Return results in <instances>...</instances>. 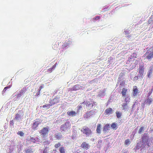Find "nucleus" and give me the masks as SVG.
Returning a JSON list of instances; mask_svg holds the SVG:
<instances>
[{
	"mask_svg": "<svg viewBox=\"0 0 153 153\" xmlns=\"http://www.w3.org/2000/svg\"><path fill=\"white\" fill-rule=\"evenodd\" d=\"M138 79V77L137 76H135L134 78V80H137Z\"/></svg>",
	"mask_w": 153,
	"mask_h": 153,
	"instance_id": "nucleus-45",
	"label": "nucleus"
},
{
	"mask_svg": "<svg viewBox=\"0 0 153 153\" xmlns=\"http://www.w3.org/2000/svg\"><path fill=\"white\" fill-rule=\"evenodd\" d=\"M47 150L46 149H45L43 151V153H47Z\"/></svg>",
	"mask_w": 153,
	"mask_h": 153,
	"instance_id": "nucleus-46",
	"label": "nucleus"
},
{
	"mask_svg": "<svg viewBox=\"0 0 153 153\" xmlns=\"http://www.w3.org/2000/svg\"><path fill=\"white\" fill-rule=\"evenodd\" d=\"M144 57L149 61H151L153 58V47L150 48L144 55Z\"/></svg>",
	"mask_w": 153,
	"mask_h": 153,
	"instance_id": "nucleus-1",
	"label": "nucleus"
},
{
	"mask_svg": "<svg viewBox=\"0 0 153 153\" xmlns=\"http://www.w3.org/2000/svg\"><path fill=\"white\" fill-rule=\"evenodd\" d=\"M43 85H41L39 87V88L38 89V90H39L40 91H41V90L43 88Z\"/></svg>",
	"mask_w": 153,
	"mask_h": 153,
	"instance_id": "nucleus-44",
	"label": "nucleus"
},
{
	"mask_svg": "<svg viewBox=\"0 0 153 153\" xmlns=\"http://www.w3.org/2000/svg\"><path fill=\"white\" fill-rule=\"evenodd\" d=\"M70 43H69V44H70ZM68 44L66 43V42H65L64 43V44L63 45V47H66L67 46H68Z\"/></svg>",
	"mask_w": 153,
	"mask_h": 153,
	"instance_id": "nucleus-40",
	"label": "nucleus"
},
{
	"mask_svg": "<svg viewBox=\"0 0 153 153\" xmlns=\"http://www.w3.org/2000/svg\"><path fill=\"white\" fill-rule=\"evenodd\" d=\"M54 137L59 140L62 137V135L61 132H58L55 134Z\"/></svg>",
	"mask_w": 153,
	"mask_h": 153,
	"instance_id": "nucleus-16",
	"label": "nucleus"
},
{
	"mask_svg": "<svg viewBox=\"0 0 153 153\" xmlns=\"http://www.w3.org/2000/svg\"><path fill=\"white\" fill-rule=\"evenodd\" d=\"M94 111L93 110H91L87 112L84 115V117L85 118H88L91 116L94 115Z\"/></svg>",
	"mask_w": 153,
	"mask_h": 153,
	"instance_id": "nucleus-9",
	"label": "nucleus"
},
{
	"mask_svg": "<svg viewBox=\"0 0 153 153\" xmlns=\"http://www.w3.org/2000/svg\"><path fill=\"white\" fill-rule=\"evenodd\" d=\"M102 142V141H101V140H100V142Z\"/></svg>",
	"mask_w": 153,
	"mask_h": 153,
	"instance_id": "nucleus-52",
	"label": "nucleus"
},
{
	"mask_svg": "<svg viewBox=\"0 0 153 153\" xmlns=\"http://www.w3.org/2000/svg\"><path fill=\"white\" fill-rule=\"evenodd\" d=\"M41 122V119H37L36 121L33 123V126H32V128L33 130H35L38 127L39 125L40 124Z\"/></svg>",
	"mask_w": 153,
	"mask_h": 153,
	"instance_id": "nucleus-6",
	"label": "nucleus"
},
{
	"mask_svg": "<svg viewBox=\"0 0 153 153\" xmlns=\"http://www.w3.org/2000/svg\"><path fill=\"white\" fill-rule=\"evenodd\" d=\"M71 125L68 121L66 122L64 124L61 126L60 129L61 131H66L70 129Z\"/></svg>",
	"mask_w": 153,
	"mask_h": 153,
	"instance_id": "nucleus-4",
	"label": "nucleus"
},
{
	"mask_svg": "<svg viewBox=\"0 0 153 153\" xmlns=\"http://www.w3.org/2000/svg\"><path fill=\"white\" fill-rule=\"evenodd\" d=\"M50 106H51L50 104H46L43 105L42 107L46 109H49L50 108Z\"/></svg>",
	"mask_w": 153,
	"mask_h": 153,
	"instance_id": "nucleus-27",
	"label": "nucleus"
},
{
	"mask_svg": "<svg viewBox=\"0 0 153 153\" xmlns=\"http://www.w3.org/2000/svg\"><path fill=\"white\" fill-rule=\"evenodd\" d=\"M123 153H127V151L125 150V151L123 152Z\"/></svg>",
	"mask_w": 153,
	"mask_h": 153,
	"instance_id": "nucleus-49",
	"label": "nucleus"
},
{
	"mask_svg": "<svg viewBox=\"0 0 153 153\" xmlns=\"http://www.w3.org/2000/svg\"><path fill=\"white\" fill-rule=\"evenodd\" d=\"M152 70H150L149 71H148L147 76L148 78H150L151 76L152 75Z\"/></svg>",
	"mask_w": 153,
	"mask_h": 153,
	"instance_id": "nucleus-31",
	"label": "nucleus"
},
{
	"mask_svg": "<svg viewBox=\"0 0 153 153\" xmlns=\"http://www.w3.org/2000/svg\"><path fill=\"white\" fill-rule=\"evenodd\" d=\"M80 88L79 86L78 85H74L71 88H70V90L71 91L76 90H79Z\"/></svg>",
	"mask_w": 153,
	"mask_h": 153,
	"instance_id": "nucleus-20",
	"label": "nucleus"
},
{
	"mask_svg": "<svg viewBox=\"0 0 153 153\" xmlns=\"http://www.w3.org/2000/svg\"><path fill=\"white\" fill-rule=\"evenodd\" d=\"M138 90L137 86H134L133 89L132 94L134 97H135L137 95V94L139 93Z\"/></svg>",
	"mask_w": 153,
	"mask_h": 153,
	"instance_id": "nucleus-13",
	"label": "nucleus"
},
{
	"mask_svg": "<svg viewBox=\"0 0 153 153\" xmlns=\"http://www.w3.org/2000/svg\"><path fill=\"white\" fill-rule=\"evenodd\" d=\"M56 153V152H55V153Z\"/></svg>",
	"mask_w": 153,
	"mask_h": 153,
	"instance_id": "nucleus-53",
	"label": "nucleus"
},
{
	"mask_svg": "<svg viewBox=\"0 0 153 153\" xmlns=\"http://www.w3.org/2000/svg\"><path fill=\"white\" fill-rule=\"evenodd\" d=\"M110 127L109 124H107L105 125L103 128V131L104 133L108 132L110 130Z\"/></svg>",
	"mask_w": 153,
	"mask_h": 153,
	"instance_id": "nucleus-12",
	"label": "nucleus"
},
{
	"mask_svg": "<svg viewBox=\"0 0 153 153\" xmlns=\"http://www.w3.org/2000/svg\"><path fill=\"white\" fill-rule=\"evenodd\" d=\"M10 87H5L4 88L3 90V91L2 92V94H3L5 92V91H6L7 89H8Z\"/></svg>",
	"mask_w": 153,
	"mask_h": 153,
	"instance_id": "nucleus-36",
	"label": "nucleus"
},
{
	"mask_svg": "<svg viewBox=\"0 0 153 153\" xmlns=\"http://www.w3.org/2000/svg\"><path fill=\"white\" fill-rule=\"evenodd\" d=\"M139 74L140 76H142L144 75V70L143 65H140L138 69Z\"/></svg>",
	"mask_w": 153,
	"mask_h": 153,
	"instance_id": "nucleus-10",
	"label": "nucleus"
},
{
	"mask_svg": "<svg viewBox=\"0 0 153 153\" xmlns=\"http://www.w3.org/2000/svg\"><path fill=\"white\" fill-rule=\"evenodd\" d=\"M14 122L13 120H10V126H13Z\"/></svg>",
	"mask_w": 153,
	"mask_h": 153,
	"instance_id": "nucleus-38",
	"label": "nucleus"
},
{
	"mask_svg": "<svg viewBox=\"0 0 153 153\" xmlns=\"http://www.w3.org/2000/svg\"><path fill=\"white\" fill-rule=\"evenodd\" d=\"M144 130V127L142 126L139 129L138 131V133L139 134H141L142 133V132H143Z\"/></svg>",
	"mask_w": 153,
	"mask_h": 153,
	"instance_id": "nucleus-28",
	"label": "nucleus"
},
{
	"mask_svg": "<svg viewBox=\"0 0 153 153\" xmlns=\"http://www.w3.org/2000/svg\"><path fill=\"white\" fill-rule=\"evenodd\" d=\"M101 125L100 124H98L97 126L96 131L97 133L100 134L101 133Z\"/></svg>",
	"mask_w": 153,
	"mask_h": 153,
	"instance_id": "nucleus-22",
	"label": "nucleus"
},
{
	"mask_svg": "<svg viewBox=\"0 0 153 153\" xmlns=\"http://www.w3.org/2000/svg\"><path fill=\"white\" fill-rule=\"evenodd\" d=\"M17 134L21 136H23L24 134V133L22 131H18Z\"/></svg>",
	"mask_w": 153,
	"mask_h": 153,
	"instance_id": "nucleus-33",
	"label": "nucleus"
},
{
	"mask_svg": "<svg viewBox=\"0 0 153 153\" xmlns=\"http://www.w3.org/2000/svg\"><path fill=\"white\" fill-rule=\"evenodd\" d=\"M57 64V63L56 62V63L55 64L53 65V66L51 68H50L47 70L46 71H45V73H51L52 71L55 69Z\"/></svg>",
	"mask_w": 153,
	"mask_h": 153,
	"instance_id": "nucleus-14",
	"label": "nucleus"
},
{
	"mask_svg": "<svg viewBox=\"0 0 153 153\" xmlns=\"http://www.w3.org/2000/svg\"><path fill=\"white\" fill-rule=\"evenodd\" d=\"M30 142H33V143H35L36 141V139L33 137H31L30 139Z\"/></svg>",
	"mask_w": 153,
	"mask_h": 153,
	"instance_id": "nucleus-34",
	"label": "nucleus"
},
{
	"mask_svg": "<svg viewBox=\"0 0 153 153\" xmlns=\"http://www.w3.org/2000/svg\"><path fill=\"white\" fill-rule=\"evenodd\" d=\"M87 108L88 109H90L92 108L93 104L92 103H91L89 101H86L85 102Z\"/></svg>",
	"mask_w": 153,
	"mask_h": 153,
	"instance_id": "nucleus-15",
	"label": "nucleus"
},
{
	"mask_svg": "<svg viewBox=\"0 0 153 153\" xmlns=\"http://www.w3.org/2000/svg\"><path fill=\"white\" fill-rule=\"evenodd\" d=\"M149 140V137L147 136H144L142 137V141L143 144L142 145H144L145 146L146 144L148 146V147L149 146V143H148Z\"/></svg>",
	"mask_w": 153,
	"mask_h": 153,
	"instance_id": "nucleus-8",
	"label": "nucleus"
},
{
	"mask_svg": "<svg viewBox=\"0 0 153 153\" xmlns=\"http://www.w3.org/2000/svg\"><path fill=\"white\" fill-rule=\"evenodd\" d=\"M61 145V143L59 142H58V143H56L54 145V147L56 148L57 149L59 147H60Z\"/></svg>",
	"mask_w": 153,
	"mask_h": 153,
	"instance_id": "nucleus-30",
	"label": "nucleus"
},
{
	"mask_svg": "<svg viewBox=\"0 0 153 153\" xmlns=\"http://www.w3.org/2000/svg\"><path fill=\"white\" fill-rule=\"evenodd\" d=\"M130 140L129 139H128L126 140L125 141V144L126 145H127L128 144H129L130 143Z\"/></svg>",
	"mask_w": 153,
	"mask_h": 153,
	"instance_id": "nucleus-35",
	"label": "nucleus"
},
{
	"mask_svg": "<svg viewBox=\"0 0 153 153\" xmlns=\"http://www.w3.org/2000/svg\"><path fill=\"white\" fill-rule=\"evenodd\" d=\"M124 84V83H123V82H120V85H123Z\"/></svg>",
	"mask_w": 153,
	"mask_h": 153,
	"instance_id": "nucleus-48",
	"label": "nucleus"
},
{
	"mask_svg": "<svg viewBox=\"0 0 153 153\" xmlns=\"http://www.w3.org/2000/svg\"><path fill=\"white\" fill-rule=\"evenodd\" d=\"M24 153H33V151L32 149L30 148H27L25 149L24 151Z\"/></svg>",
	"mask_w": 153,
	"mask_h": 153,
	"instance_id": "nucleus-21",
	"label": "nucleus"
},
{
	"mask_svg": "<svg viewBox=\"0 0 153 153\" xmlns=\"http://www.w3.org/2000/svg\"><path fill=\"white\" fill-rule=\"evenodd\" d=\"M21 116L19 114L17 113L16 114L15 119L16 120H19Z\"/></svg>",
	"mask_w": 153,
	"mask_h": 153,
	"instance_id": "nucleus-32",
	"label": "nucleus"
},
{
	"mask_svg": "<svg viewBox=\"0 0 153 153\" xmlns=\"http://www.w3.org/2000/svg\"><path fill=\"white\" fill-rule=\"evenodd\" d=\"M111 127L114 130H116L117 128V125L115 123H112L111 125Z\"/></svg>",
	"mask_w": 153,
	"mask_h": 153,
	"instance_id": "nucleus-25",
	"label": "nucleus"
},
{
	"mask_svg": "<svg viewBox=\"0 0 153 153\" xmlns=\"http://www.w3.org/2000/svg\"><path fill=\"white\" fill-rule=\"evenodd\" d=\"M26 90V87H24L20 90V93L22 95L25 93Z\"/></svg>",
	"mask_w": 153,
	"mask_h": 153,
	"instance_id": "nucleus-24",
	"label": "nucleus"
},
{
	"mask_svg": "<svg viewBox=\"0 0 153 153\" xmlns=\"http://www.w3.org/2000/svg\"><path fill=\"white\" fill-rule=\"evenodd\" d=\"M152 93V91L150 92V93L151 94V93Z\"/></svg>",
	"mask_w": 153,
	"mask_h": 153,
	"instance_id": "nucleus-51",
	"label": "nucleus"
},
{
	"mask_svg": "<svg viewBox=\"0 0 153 153\" xmlns=\"http://www.w3.org/2000/svg\"><path fill=\"white\" fill-rule=\"evenodd\" d=\"M84 103H85V102H83L82 103H81V104Z\"/></svg>",
	"mask_w": 153,
	"mask_h": 153,
	"instance_id": "nucleus-50",
	"label": "nucleus"
},
{
	"mask_svg": "<svg viewBox=\"0 0 153 153\" xmlns=\"http://www.w3.org/2000/svg\"><path fill=\"white\" fill-rule=\"evenodd\" d=\"M124 75L123 73H121L119 75L120 76H122Z\"/></svg>",
	"mask_w": 153,
	"mask_h": 153,
	"instance_id": "nucleus-47",
	"label": "nucleus"
},
{
	"mask_svg": "<svg viewBox=\"0 0 153 153\" xmlns=\"http://www.w3.org/2000/svg\"><path fill=\"white\" fill-rule=\"evenodd\" d=\"M49 127L47 126L46 127H44L39 131V133L41 134L42 137L43 138H45L47 137L49 132Z\"/></svg>",
	"mask_w": 153,
	"mask_h": 153,
	"instance_id": "nucleus-3",
	"label": "nucleus"
},
{
	"mask_svg": "<svg viewBox=\"0 0 153 153\" xmlns=\"http://www.w3.org/2000/svg\"><path fill=\"white\" fill-rule=\"evenodd\" d=\"M116 114L117 117V118H119L122 115V113L119 111H117L116 112Z\"/></svg>",
	"mask_w": 153,
	"mask_h": 153,
	"instance_id": "nucleus-29",
	"label": "nucleus"
},
{
	"mask_svg": "<svg viewBox=\"0 0 153 153\" xmlns=\"http://www.w3.org/2000/svg\"><path fill=\"white\" fill-rule=\"evenodd\" d=\"M127 90L125 88H123L122 89L121 93L122 94V97H125L126 95Z\"/></svg>",
	"mask_w": 153,
	"mask_h": 153,
	"instance_id": "nucleus-23",
	"label": "nucleus"
},
{
	"mask_svg": "<svg viewBox=\"0 0 153 153\" xmlns=\"http://www.w3.org/2000/svg\"><path fill=\"white\" fill-rule=\"evenodd\" d=\"M113 112V110L111 108H108L105 111V113L106 114H111Z\"/></svg>",
	"mask_w": 153,
	"mask_h": 153,
	"instance_id": "nucleus-18",
	"label": "nucleus"
},
{
	"mask_svg": "<svg viewBox=\"0 0 153 153\" xmlns=\"http://www.w3.org/2000/svg\"><path fill=\"white\" fill-rule=\"evenodd\" d=\"M100 19V17L98 16H96L95 17H94L93 18V19L94 20H97L98 19Z\"/></svg>",
	"mask_w": 153,
	"mask_h": 153,
	"instance_id": "nucleus-39",
	"label": "nucleus"
},
{
	"mask_svg": "<svg viewBox=\"0 0 153 153\" xmlns=\"http://www.w3.org/2000/svg\"><path fill=\"white\" fill-rule=\"evenodd\" d=\"M152 101L153 100L152 98L146 99L144 102L141 104V106L144 108L145 104L149 105L152 103Z\"/></svg>",
	"mask_w": 153,
	"mask_h": 153,
	"instance_id": "nucleus-5",
	"label": "nucleus"
},
{
	"mask_svg": "<svg viewBox=\"0 0 153 153\" xmlns=\"http://www.w3.org/2000/svg\"><path fill=\"white\" fill-rule=\"evenodd\" d=\"M59 151L60 153H65V150L63 146L60 147L59 149Z\"/></svg>",
	"mask_w": 153,
	"mask_h": 153,
	"instance_id": "nucleus-26",
	"label": "nucleus"
},
{
	"mask_svg": "<svg viewBox=\"0 0 153 153\" xmlns=\"http://www.w3.org/2000/svg\"><path fill=\"white\" fill-rule=\"evenodd\" d=\"M77 108H78V110H79L81 108H82V107L81 105H79L77 106Z\"/></svg>",
	"mask_w": 153,
	"mask_h": 153,
	"instance_id": "nucleus-43",
	"label": "nucleus"
},
{
	"mask_svg": "<svg viewBox=\"0 0 153 153\" xmlns=\"http://www.w3.org/2000/svg\"><path fill=\"white\" fill-rule=\"evenodd\" d=\"M83 149L87 150L89 148V146L88 144L85 142H83L81 145V146Z\"/></svg>",
	"mask_w": 153,
	"mask_h": 153,
	"instance_id": "nucleus-17",
	"label": "nucleus"
},
{
	"mask_svg": "<svg viewBox=\"0 0 153 153\" xmlns=\"http://www.w3.org/2000/svg\"><path fill=\"white\" fill-rule=\"evenodd\" d=\"M81 131L83 134H85L86 137L89 136L92 133L91 130L87 126H83Z\"/></svg>",
	"mask_w": 153,
	"mask_h": 153,
	"instance_id": "nucleus-2",
	"label": "nucleus"
},
{
	"mask_svg": "<svg viewBox=\"0 0 153 153\" xmlns=\"http://www.w3.org/2000/svg\"><path fill=\"white\" fill-rule=\"evenodd\" d=\"M22 95L20 93H19V94H17V98H19V97H20L22 96Z\"/></svg>",
	"mask_w": 153,
	"mask_h": 153,
	"instance_id": "nucleus-42",
	"label": "nucleus"
},
{
	"mask_svg": "<svg viewBox=\"0 0 153 153\" xmlns=\"http://www.w3.org/2000/svg\"><path fill=\"white\" fill-rule=\"evenodd\" d=\"M45 145L49 144V141L48 140L45 141L44 142Z\"/></svg>",
	"mask_w": 153,
	"mask_h": 153,
	"instance_id": "nucleus-41",
	"label": "nucleus"
},
{
	"mask_svg": "<svg viewBox=\"0 0 153 153\" xmlns=\"http://www.w3.org/2000/svg\"><path fill=\"white\" fill-rule=\"evenodd\" d=\"M128 98V97H126L125 98V100L126 101V103H123L122 105L123 107V110L126 111L128 108V105L127 104V99Z\"/></svg>",
	"mask_w": 153,
	"mask_h": 153,
	"instance_id": "nucleus-11",
	"label": "nucleus"
},
{
	"mask_svg": "<svg viewBox=\"0 0 153 153\" xmlns=\"http://www.w3.org/2000/svg\"><path fill=\"white\" fill-rule=\"evenodd\" d=\"M60 97L58 96H56L52 100L49 101L51 105H52L56 103H57L59 101Z\"/></svg>",
	"mask_w": 153,
	"mask_h": 153,
	"instance_id": "nucleus-7",
	"label": "nucleus"
},
{
	"mask_svg": "<svg viewBox=\"0 0 153 153\" xmlns=\"http://www.w3.org/2000/svg\"><path fill=\"white\" fill-rule=\"evenodd\" d=\"M40 91L38 90L37 92H36V94L34 96L35 97H38L39 95Z\"/></svg>",
	"mask_w": 153,
	"mask_h": 153,
	"instance_id": "nucleus-37",
	"label": "nucleus"
},
{
	"mask_svg": "<svg viewBox=\"0 0 153 153\" xmlns=\"http://www.w3.org/2000/svg\"><path fill=\"white\" fill-rule=\"evenodd\" d=\"M77 113L75 111H68L67 112V114L69 116H71L72 117H74L76 116V114Z\"/></svg>",
	"mask_w": 153,
	"mask_h": 153,
	"instance_id": "nucleus-19",
	"label": "nucleus"
}]
</instances>
